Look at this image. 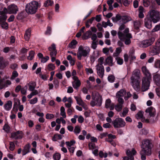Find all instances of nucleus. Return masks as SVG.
<instances>
[{"label":"nucleus","instance_id":"f257e3e1","mask_svg":"<svg viewBox=\"0 0 160 160\" xmlns=\"http://www.w3.org/2000/svg\"><path fill=\"white\" fill-rule=\"evenodd\" d=\"M152 147V144L150 140L147 139L143 141L142 146V150L140 153L142 160H145L146 159V155H151Z\"/></svg>","mask_w":160,"mask_h":160},{"label":"nucleus","instance_id":"f03ea898","mask_svg":"<svg viewBox=\"0 0 160 160\" xmlns=\"http://www.w3.org/2000/svg\"><path fill=\"white\" fill-rule=\"evenodd\" d=\"M140 71L138 69H135L133 71L130 78L131 84L136 91H139L140 89Z\"/></svg>","mask_w":160,"mask_h":160},{"label":"nucleus","instance_id":"7ed1b4c3","mask_svg":"<svg viewBox=\"0 0 160 160\" xmlns=\"http://www.w3.org/2000/svg\"><path fill=\"white\" fill-rule=\"evenodd\" d=\"M142 71L145 75V77L143 78L142 80V90L145 91L148 90L150 85V80L151 75L148 70L145 66H143L142 68Z\"/></svg>","mask_w":160,"mask_h":160},{"label":"nucleus","instance_id":"20e7f679","mask_svg":"<svg viewBox=\"0 0 160 160\" xmlns=\"http://www.w3.org/2000/svg\"><path fill=\"white\" fill-rule=\"evenodd\" d=\"M40 7V4L38 2L33 1L28 3L26 5V11L28 14L35 13L38 8Z\"/></svg>","mask_w":160,"mask_h":160},{"label":"nucleus","instance_id":"39448f33","mask_svg":"<svg viewBox=\"0 0 160 160\" xmlns=\"http://www.w3.org/2000/svg\"><path fill=\"white\" fill-rule=\"evenodd\" d=\"M129 32V29L126 28L125 29L123 33L120 31H119L118 32V35L119 39L122 41L125 40V43L126 45L130 44L131 42L130 39L132 38L131 34L128 33Z\"/></svg>","mask_w":160,"mask_h":160},{"label":"nucleus","instance_id":"423d86ee","mask_svg":"<svg viewBox=\"0 0 160 160\" xmlns=\"http://www.w3.org/2000/svg\"><path fill=\"white\" fill-rule=\"evenodd\" d=\"M92 100L90 103L92 106H100L101 105L102 99L101 96L98 92L95 91L92 92Z\"/></svg>","mask_w":160,"mask_h":160},{"label":"nucleus","instance_id":"0eeeda50","mask_svg":"<svg viewBox=\"0 0 160 160\" xmlns=\"http://www.w3.org/2000/svg\"><path fill=\"white\" fill-rule=\"evenodd\" d=\"M90 51L89 48L88 46H80L78 49V52L77 53V58L79 60L82 59V56L86 57L88 56Z\"/></svg>","mask_w":160,"mask_h":160},{"label":"nucleus","instance_id":"6e6552de","mask_svg":"<svg viewBox=\"0 0 160 160\" xmlns=\"http://www.w3.org/2000/svg\"><path fill=\"white\" fill-rule=\"evenodd\" d=\"M150 18L154 23H156L160 19L159 13L155 10H151L149 12Z\"/></svg>","mask_w":160,"mask_h":160},{"label":"nucleus","instance_id":"1a4fd4ad","mask_svg":"<svg viewBox=\"0 0 160 160\" xmlns=\"http://www.w3.org/2000/svg\"><path fill=\"white\" fill-rule=\"evenodd\" d=\"M112 123L115 128H122L125 126L126 123L122 118H118L112 122Z\"/></svg>","mask_w":160,"mask_h":160},{"label":"nucleus","instance_id":"9d476101","mask_svg":"<svg viewBox=\"0 0 160 160\" xmlns=\"http://www.w3.org/2000/svg\"><path fill=\"white\" fill-rule=\"evenodd\" d=\"M4 12H7L8 13L10 14H16L18 11V9L16 5L13 4L9 5L7 9L4 8Z\"/></svg>","mask_w":160,"mask_h":160},{"label":"nucleus","instance_id":"9b49d317","mask_svg":"<svg viewBox=\"0 0 160 160\" xmlns=\"http://www.w3.org/2000/svg\"><path fill=\"white\" fill-rule=\"evenodd\" d=\"M155 41L154 38H152L148 40H146L140 42L139 46L141 47H146L152 44Z\"/></svg>","mask_w":160,"mask_h":160},{"label":"nucleus","instance_id":"f8f14e48","mask_svg":"<svg viewBox=\"0 0 160 160\" xmlns=\"http://www.w3.org/2000/svg\"><path fill=\"white\" fill-rule=\"evenodd\" d=\"M136 152L134 148L132 149V151L128 150L126 152V154L128 156V157H125L123 158V160H134V158L133 156L135 155Z\"/></svg>","mask_w":160,"mask_h":160},{"label":"nucleus","instance_id":"ddd939ff","mask_svg":"<svg viewBox=\"0 0 160 160\" xmlns=\"http://www.w3.org/2000/svg\"><path fill=\"white\" fill-rule=\"evenodd\" d=\"M98 75L101 78L103 77L104 73V68L103 66L96 65L95 66Z\"/></svg>","mask_w":160,"mask_h":160},{"label":"nucleus","instance_id":"4468645a","mask_svg":"<svg viewBox=\"0 0 160 160\" xmlns=\"http://www.w3.org/2000/svg\"><path fill=\"white\" fill-rule=\"evenodd\" d=\"M150 53L152 56L156 55L160 53V48L157 47L155 44V46L151 47Z\"/></svg>","mask_w":160,"mask_h":160},{"label":"nucleus","instance_id":"2eb2a0df","mask_svg":"<svg viewBox=\"0 0 160 160\" xmlns=\"http://www.w3.org/2000/svg\"><path fill=\"white\" fill-rule=\"evenodd\" d=\"M118 103L115 106V108L117 111L119 112L122 108L124 101L123 99L119 98L118 99Z\"/></svg>","mask_w":160,"mask_h":160},{"label":"nucleus","instance_id":"dca6fc26","mask_svg":"<svg viewBox=\"0 0 160 160\" xmlns=\"http://www.w3.org/2000/svg\"><path fill=\"white\" fill-rule=\"evenodd\" d=\"M74 81L72 82L73 87L76 89H78L81 85V82L78 77H74Z\"/></svg>","mask_w":160,"mask_h":160},{"label":"nucleus","instance_id":"f3484780","mask_svg":"<svg viewBox=\"0 0 160 160\" xmlns=\"http://www.w3.org/2000/svg\"><path fill=\"white\" fill-rule=\"evenodd\" d=\"M145 112L147 113H148L151 117H153L155 115V109L152 107L148 108L146 110Z\"/></svg>","mask_w":160,"mask_h":160},{"label":"nucleus","instance_id":"a211bd4d","mask_svg":"<svg viewBox=\"0 0 160 160\" xmlns=\"http://www.w3.org/2000/svg\"><path fill=\"white\" fill-rule=\"evenodd\" d=\"M126 94V91L123 89H121L116 94V97L119 99V98L122 99V97H125V96Z\"/></svg>","mask_w":160,"mask_h":160},{"label":"nucleus","instance_id":"6ab92c4d","mask_svg":"<svg viewBox=\"0 0 160 160\" xmlns=\"http://www.w3.org/2000/svg\"><path fill=\"white\" fill-rule=\"evenodd\" d=\"M105 106L106 108H109L110 110H113L114 108V105L113 103H111V101L109 99L106 100Z\"/></svg>","mask_w":160,"mask_h":160},{"label":"nucleus","instance_id":"aec40b11","mask_svg":"<svg viewBox=\"0 0 160 160\" xmlns=\"http://www.w3.org/2000/svg\"><path fill=\"white\" fill-rule=\"evenodd\" d=\"M8 64V62L4 60L2 57H0V68L3 69Z\"/></svg>","mask_w":160,"mask_h":160},{"label":"nucleus","instance_id":"412c9836","mask_svg":"<svg viewBox=\"0 0 160 160\" xmlns=\"http://www.w3.org/2000/svg\"><path fill=\"white\" fill-rule=\"evenodd\" d=\"M104 65H108L110 66H112L113 65L112 58L111 56L107 58L105 61Z\"/></svg>","mask_w":160,"mask_h":160},{"label":"nucleus","instance_id":"4be33fe9","mask_svg":"<svg viewBox=\"0 0 160 160\" xmlns=\"http://www.w3.org/2000/svg\"><path fill=\"white\" fill-rule=\"evenodd\" d=\"M30 145L29 143L26 144L24 146L23 149L22 150V155L24 156L30 152Z\"/></svg>","mask_w":160,"mask_h":160},{"label":"nucleus","instance_id":"5701e85b","mask_svg":"<svg viewBox=\"0 0 160 160\" xmlns=\"http://www.w3.org/2000/svg\"><path fill=\"white\" fill-rule=\"evenodd\" d=\"M120 22L121 23L124 24L127 22H128L130 20V18L127 16H120Z\"/></svg>","mask_w":160,"mask_h":160},{"label":"nucleus","instance_id":"b1692460","mask_svg":"<svg viewBox=\"0 0 160 160\" xmlns=\"http://www.w3.org/2000/svg\"><path fill=\"white\" fill-rule=\"evenodd\" d=\"M153 80L156 84L160 86V75L156 74L153 77Z\"/></svg>","mask_w":160,"mask_h":160},{"label":"nucleus","instance_id":"393cba45","mask_svg":"<svg viewBox=\"0 0 160 160\" xmlns=\"http://www.w3.org/2000/svg\"><path fill=\"white\" fill-rule=\"evenodd\" d=\"M12 136L15 139H20L22 138V135L21 132L18 131L12 134Z\"/></svg>","mask_w":160,"mask_h":160},{"label":"nucleus","instance_id":"a878e982","mask_svg":"<svg viewBox=\"0 0 160 160\" xmlns=\"http://www.w3.org/2000/svg\"><path fill=\"white\" fill-rule=\"evenodd\" d=\"M138 11L139 12L138 16L140 18H142L144 17L143 13L146 12V10L142 6L139 7L138 8Z\"/></svg>","mask_w":160,"mask_h":160},{"label":"nucleus","instance_id":"bb28decb","mask_svg":"<svg viewBox=\"0 0 160 160\" xmlns=\"http://www.w3.org/2000/svg\"><path fill=\"white\" fill-rule=\"evenodd\" d=\"M12 103L11 101H8L4 105V108L7 111L10 110L12 108Z\"/></svg>","mask_w":160,"mask_h":160},{"label":"nucleus","instance_id":"cd10ccee","mask_svg":"<svg viewBox=\"0 0 160 160\" xmlns=\"http://www.w3.org/2000/svg\"><path fill=\"white\" fill-rule=\"evenodd\" d=\"M31 34V30L29 29L27 30L24 35V38L26 41H28L30 39Z\"/></svg>","mask_w":160,"mask_h":160},{"label":"nucleus","instance_id":"c85d7f7f","mask_svg":"<svg viewBox=\"0 0 160 160\" xmlns=\"http://www.w3.org/2000/svg\"><path fill=\"white\" fill-rule=\"evenodd\" d=\"M142 22L141 20H136L134 22V25L136 29H138L141 27Z\"/></svg>","mask_w":160,"mask_h":160},{"label":"nucleus","instance_id":"c756f323","mask_svg":"<svg viewBox=\"0 0 160 160\" xmlns=\"http://www.w3.org/2000/svg\"><path fill=\"white\" fill-rule=\"evenodd\" d=\"M7 13V12H4V9L2 11L0 12V15H1L0 17L2 21H5L7 19V16L6 14Z\"/></svg>","mask_w":160,"mask_h":160},{"label":"nucleus","instance_id":"7c9ffc66","mask_svg":"<svg viewBox=\"0 0 160 160\" xmlns=\"http://www.w3.org/2000/svg\"><path fill=\"white\" fill-rule=\"evenodd\" d=\"M151 19H145V25L148 28L150 29L152 27V22Z\"/></svg>","mask_w":160,"mask_h":160},{"label":"nucleus","instance_id":"2f4dec72","mask_svg":"<svg viewBox=\"0 0 160 160\" xmlns=\"http://www.w3.org/2000/svg\"><path fill=\"white\" fill-rule=\"evenodd\" d=\"M74 98L76 100L77 104L79 105L82 106H83L85 105L84 103L81 98L77 96H74Z\"/></svg>","mask_w":160,"mask_h":160},{"label":"nucleus","instance_id":"473e14b6","mask_svg":"<svg viewBox=\"0 0 160 160\" xmlns=\"http://www.w3.org/2000/svg\"><path fill=\"white\" fill-rule=\"evenodd\" d=\"M36 84L35 82H32L29 84V89L30 91H33L35 88Z\"/></svg>","mask_w":160,"mask_h":160},{"label":"nucleus","instance_id":"72a5a7b5","mask_svg":"<svg viewBox=\"0 0 160 160\" xmlns=\"http://www.w3.org/2000/svg\"><path fill=\"white\" fill-rule=\"evenodd\" d=\"M68 103H65V105L66 107L68 108H70L72 106V98L69 97L68 98Z\"/></svg>","mask_w":160,"mask_h":160},{"label":"nucleus","instance_id":"f704fd0d","mask_svg":"<svg viewBox=\"0 0 160 160\" xmlns=\"http://www.w3.org/2000/svg\"><path fill=\"white\" fill-rule=\"evenodd\" d=\"M122 51V50L121 47L117 48L115 50V52L113 54V57H118Z\"/></svg>","mask_w":160,"mask_h":160},{"label":"nucleus","instance_id":"c9c22d12","mask_svg":"<svg viewBox=\"0 0 160 160\" xmlns=\"http://www.w3.org/2000/svg\"><path fill=\"white\" fill-rule=\"evenodd\" d=\"M154 67L156 68H160V59H156L155 61Z\"/></svg>","mask_w":160,"mask_h":160},{"label":"nucleus","instance_id":"e433bc0d","mask_svg":"<svg viewBox=\"0 0 160 160\" xmlns=\"http://www.w3.org/2000/svg\"><path fill=\"white\" fill-rule=\"evenodd\" d=\"M32 91V92L27 96L28 98L29 99H31L32 96L38 94V90H36L34 89L33 91Z\"/></svg>","mask_w":160,"mask_h":160},{"label":"nucleus","instance_id":"4c0bfd02","mask_svg":"<svg viewBox=\"0 0 160 160\" xmlns=\"http://www.w3.org/2000/svg\"><path fill=\"white\" fill-rule=\"evenodd\" d=\"M77 43V41L76 40H73L69 44V47L72 49L74 48Z\"/></svg>","mask_w":160,"mask_h":160},{"label":"nucleus","instance_id":"58836bf2","mask_svg":"<svg viewBox=\"0 0 160 160\" xmlns=\"http://www.w3.org/2000/svg\"><path fill=\"white\" fill-rule=\"evenodd\" d=\"M18 76V73L16 71H13L12 74V75L10 78V79L11 80H14L15 78L17 77Z\"/></svg>","mask_w":160,"mask_h":160},{"label":"nucleus","instance_id":"ea45409f","mask_svg":"<svg viewBox=\"0 0 160 160\" xmlns=\"http://www.w3.org/2000/svg\"><path fill=\"white\" fill-rule=\"evenodd\" d=\"M60 115L63 118H66V116L65 112V108L62 106L60 108Z\"/></svg>","mask_w":160,"mask_h":160},{"label":"nucleus","instance_id":"a19ab883","mask_svg":"<svg viewBox=\"0 0 160 160\" xmlns=\"http://www.w3.org/2000/svg\"><path fill=\"white\" fill-rule=\"evenodd\" d=\"M92 34V32L90 31H87L84 35V37L85 39H87L90 38Z\"/></svg>","mask_w":160,"mask_h":160},{"label":"nucleus","instance_id":"79ce46f5","mask_svg":"<svg viewBox=\"0 0 160 160\" xmlns=\"http://www.w3.org/2000/svg\"><path fill=\"white\" fill-rule=\"evenodd\" d=\"M115 59L117 61V63L119 65H122L123 64V61L122 59L121 58L119 57H115Z\"/></svg>","mask_w":160,"mask_h":160},{"label":"nucleus","instance_id":"37998d69","mask_svg":"<svg viewBox=\"0 0 160 160\" xmlns=\"http://www.w3.org/2000/svg\"><path fill=\"white\" fill-rule=\"evenodd\" d=\"M1 26L2 28L7 29L8 28V23L5 21H2L0 23Z\"/></svg>","mask_w":160,"mask_h":160},{"label":"nucleus","instance_id":"c03bdc74","mask_svg":"<svg viewBox=\"0 0 160 160\" xmlns=\"http://www.w3.org/2000/svg\"><path fill=\"white\" fill-rule=\"evenodd\" d=\"M53 3L52 1L50 0H47L44 3V5L45 7L52 6Z\"/></svg>","mask_w":160,"mask_h":160},{"label":"nucleus","instance_id":"a18cd8bd","mask_svg":"<svg viewBox=\"0 0 160 160\" xmlns=\"http://www.w3.org/2000/svg\"><path fill=\"white\" fill-rule=\"evenodd\" d=\"M6 86V81L4 79H2L0 81V87L1 88H2Z\"/></svg>","mask_w":160,"mask_h":160},{"label":"nucleus","instance_id":"49530a36","mask_svg":"<svg viewBox=\"0 0 160 160\" xmlns=\"http://www.w3.org/2000/svg\"><path fill=\"white\" fill-rule=\"evenodd\" d=\"M128 112V108H125L123 109L122 112L120 114L121 117H124L126 116Z\"/></svg>","mask_w":160,"mask_h":160},{"label":"nucleus","instance_id":"de8ad7c7","mask_svg":"<svg viewBox=\"0 0 160 160\" xmlns=\"http://www.w3.org/2000/svg\"><path fill=\"white\" fill-rule=\"evenodd\" d=\"M35 53L33 51H31L29 53V55L28 57V59L29 60H32L33 58Z\"/></svg>","mask_w":160,"mask_h":160},{"label":"nucleus","instance_id":"09e8293b","mask_svg":"<svg viewBox=\"0 0 160 160\" xmlns=\"http://www.w3.org/2000/svg\"><path fill=\"white\" fill-rule=\"evenodd\" d=\"M120 15H117L115 17H113L112 18V19L113 22H116L118 21L120 22Z\"/></svg>","mask_w":160,"mask_h":160},{"label":"nucleus","instance_id":"8fccbe9b","mask_svg":"<svg viewBox=\"0 0 160 160\" xmlns=\"http://www.w3.org/2000/svg\"><path fill=\"white\" fill-rule=\"evenodd\" d=\"M98 154L99 157L101 158H102L103 157L106 158L108 156V154L107 153L105 152L104 153L102 151H100Z\"/></svg>","mask_w":160,"mask_h":160},{"label":"nucleus","instance_id":"3c124183","mask_svg":"<svg viewBox=\"0 0 160 160\" xmlns=\"http://www.w3.org/2000/svg\"><path fill=\"white\" fill-rule=\"evenodd\" d=\"M38 101V98L35 97L32 99H31L29 101V103L31 104H34L36 103Z\"/></svg>","mask_w":160,"mask_h":160},{"label":"nucleus","instance_id":"603ef678","mask_svg":"<svg viewBox=\"0 0 160 160\" xmlns=\"http://www.w3.org/2000/svg\"><path fill=\"white\" fill-rule=\"evenodd\" d=\"M143 116V113L142 112H138L136 115V118L137 119L142 118Z\"/></svg>","mask_w":160,"mask_h":160},{"label":"nucleus","instance_id":"864d4df0","mask_svg":"<svg viewBox=\"0 0 160 160\" xmlns=\"http://www.w3.org/2000/svg\"><path fill=\"white\" fill-rule=\"evenodd\" d=\"M80 131L81 129L79 126H77L75 127L74 132L76 135H78L80 132Z\"/></svg>","mask_w":160,"mask_h":160},{"label":"nucleus","instance_id":"5fc2aeb1","mask_svg":"<svg viewBox=\"0 0 160 160\" xmlns=\"http://www.w3.org/2000/svg\"><path fill=\"white\" fill-rule=\"evenodd\" d=\"M9 129L10 128L9 126L7 123H5L3 127V130L7 132H9Z\"/></svg>","mask_w":160,"mask_h":160},{"label":"nucleus","instance_id":"6e6d98bb","mask_svg":"<svg viewBox=\"0 0 160 160\" xmlns=\"http://www.w3.org/2000/svg\"><path fill=\"white\" fill-rule=\"evenodd\" d=\"M61 158V155L59 153H56L53 156V158L55 160H59Z\"/></svg>","mask_w":160,"mask_h":160},{"label":"nucleus","instance_id":"4d7b16f0","mask_svg":"<svg viewBox=\"0 0 160 160\" xmlns=\"http://www.w3.org/2000/svg\"><path fill=\"white\" fill-rule=\"evenodd\" d=\"M49 59L48 56H46L45 57H43L41 59V62L42 63L46 62Z\"/></svg>","mask_w":160,"mask_h":160},{"label":"nucleus","instance_id":"13d9d810","mask_svg":"<svg viewBox=\"0 0 160 160\" xmlns=\"http://www.w3.org/2000/svg\"><path fill=\"white\" fill-rule=\"evenodd\" d=\"M104 58L102 57H101L98 59V64L97 65H101V66H103L102 64L103 63Z\"/></svg>","mask_w":160,"mask_h":160},{"label":"nucleus","instance_id":"bf43d9fd","mask_svg":"<svg viewBox=\"0 0 160 160\" xmlns=\"http://www.w3.org/2000/svg\"><path fill=\"white\" fill-rule=\"evenodd\" d=\"M55 68L54 65L52 63H50L48 64V69L50 71L53 70Z\"/></svg>","mask_w":160,"mask_h":160},{"label":"nucleus","instance_id":"052dcab7","mask_svg":"<svg viewBox=\"0 0 160 160\" xmlns=\"http://www.w3.org/2000/svg\"><path fill=\"white\" fill-rule=\"evenodd\" d=\"M92 55L95 57V58H97L100 56L99 51L98 50H96L93 51V53Z\"/></svg>","mask_w":160,"mask_h":160},{"label":"nucleus","instance_id":"680f3d73","mask_svg":"<svg viewBox=\"0 0 160 160\" xmlns=\"http://www.w3.org/2000/svg\"><path fill=\"white\" fill-rule=\"evenodd\" d=\"M15 146V145L13 142H10L9 148L11 151H12L14 149Z\"/></svg>","mask_w":160,"mask_h":160},{"label":"nucleus","instance_id":"e2e57ef3","mask_svg":"<svg viewBox=\"0 0 160 160\" xmlns=\"http://www.w3.org/2000/svg\"><path fill=\"white\" fill-rule=\"evenodd\" d=\"M92 152L95 156H97L98 155V147H96L94 149H92Z\"/></svg>","mask_w":160,"mask_h":160},{"label":"nucleus","instance_id":"0e129e2a","mask_svg":"<svg viewBox=\"0 0 160 160\" xmlns=\"http://www.w3.org/2000/svg\"><path fill=\"white\" fill-rule=\"evenodd\" d=\"M53 82L54 85V88H58L59 85V81L57 79H55L53 81Z\"/></svg>","mask_w":160,"mask_h":160},{"label":"nucleus","instance_id":"69168bd1","mask_svg":"<svg viewBox=\"0 0 160 160\" xmlns=\"http://www.w3.org/2000/svg\"><path fill=\"white\" fill-rule=\"evenodd\" d=\"M48 49L50 52L56 49L55 45L54 43L52 44V45L49 47Z\"/></svg>","mask_w":160,"mask_h":160},{"label":"nucleus","instance_id":"338daca9","mask_svg":"<svg viewBox=\"0 0 160 160\" xmlns=\"http://www.w3.org/2000/svg\"><path fill=\"white\" fill-rule=\"evenodd\" d=\"M115 79L114 76L112 75H110L108 77V80L110 82H114Z\"/></svg>","mask_w":160,"mask_h":160},{"label":"nucleus","instance_id":"774afa93","mask_svg":"<svg viewBox=\"0 0 160 160\" xmlns=\"http://www.w3.org/2000/svg\"><path fill=\"white\" fill-rule=\"evenodd\" d=\"M143 4L145 7H148L150 4V2L148 0H143Z\"/></svg>","mask_w":160,"mask_h":160}]
</instances>
